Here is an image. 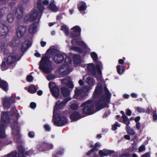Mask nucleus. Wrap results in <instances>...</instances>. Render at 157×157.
I'll return each instance as SVG.
<instances>
[{
  "label": "nucleus",
  "instance_id": "obj_1",
  "mask_svg": "<svg viewBox=\"0 0 157 157\" xmlns=\"http://www.w3.org/2000/svg\"><path fill=\"white\" fill-rule=\"evenodd\" d=\"M94 95L95 97H101V101H98V103L97 102L95 104L98 110L104 107L105 101H108L111 96V94L107 88L105 86H104L103 90L101 85L100 83L98 84Z\"/></svg>",
  "mask_w": 157,
  "mask_h": 157
},
{
  "label": "nucleus",
  "instance_id": "obj_2",
  "mask_svg": "<svg viewBox=\"0 0 157 157\" xmlns=\"http://www.w3.org/2000/svg\"><path fill=\"white\" fill-rule=\"evenodd\" d=\"M39 68L44 73H48L51 72L52 69V63L48 57L42 58L40 62Z\"/></svg>",
  "mask_w": 157,
  "mask_h": 157
},
{
  "label": "nucleus",
  "instance_id": "obj_3",
  "mask_svg": "<svg viewBox=\"0 0 157 157\" xmlns=\"http://www.w3.org/2000/svg\"><path fill=\"white\" fill-rule=\"evenodd\" d=\"M94 101L91 100H88L81 105L83 107L82 113L83 114H90L93 112L94 105Z\"/></svg>",
  "mask_w": 157,
  "mask_h": 157
},
{
  "label": "nucleus",
  "instance_id": "obj_4",
  "mask_svg": "<svg viewBox=\"0 0 157 157\" xmlns=\"http://www.w3.org/2000/svg\"><path fill=\"white\" fill-rule=\"evenodd\" d=\"M96 67H95L93 64L91 63L89 64L88 65V70L93 75H96V71L100 75L101 74V69L102 68V65L101 63L99 61H97L96 62Z\"/></svg>",
  "mask_w": 157,
  "mask_h": 157
},
{
  "label": "nucleus",
  "instance_id": "obj_5",
  "mask_svg": "<svg viewBox=\"0 0 157 157\" xmlns=\"http://www.w3.org/2000/svg\"><path fill=\"white\" fill-rule=\"evenodd\" d=\"M17 60L16 54H11L7 57L6 60L2 62L1 65V69L3 71L6 70L9 65L13 63Z\"/></svg>",
  "mask_w": 157,
  "mask_h": 157
},
{
  "label": "nucleus",
  "instance_id": "obj_6",
  "mask_svg": "<svg viewBox=\"0 0 157 157\" xmlns=\"http://www.w3.org/2000/svg\"><path fill=\"white\" fill-rule=\"evenodd\" d=\"M53 116L54 123L56 126H62L67 123V121L65 117L57 114L56 113H55V116H54V113H53Z\"/></svg>",
  "mask_w": 157,
  "mask_h": 157
},
{
  "label": "nucleus",
  "instance_id": "obj_7",
  "mask_svg": "<svg viewBox=\"0 0 157 157\" xmlns=\"http://www.w3.org/2000/svg\"><path fill=\"white\" fill-rule=\"evenodd\" d=\"M2 102L5 107L9 108L12 104L15 103V100L13 96L10 97H5L2 98Z\"/></svg>",
  "mask_w": 157,
  "mask_h": 157
},
{
  "label": "nucleus",
  "instance_id": "obj_8",
  "mask_svg": "<svg viewBox=\"0 0 157 157\" xmlns=\"http://www.w3.org/2000/svg\"><path fill=\"white\" fill-rule=\"evenodd\" d=\"M38 12L35 10L25 15L24 17L25 21H34L38 17Z\"/></svg>",
  "mask_w": 157,
  "mask_h": 157
},
{
  "label": "nucleus",
  "instance_id": "obj_9",
  "mask_svg": "<svg viewBox=\"0 0 157 157\" xmlns=\"http://www.w3.org/2000/svg\"><path fill=\"white\" fill-rule=\"evenodd\" d=\"M11 128L12 129L13 134L15 136L14 139H17L16 141L18 140L20 138V135L19 134V128L18 125L16 121H15L13 125L11 126Z\"/></svg>",
  "mask_w": 157,
  "mask_h": 157
},
{
  "label": "nucleus",
  "instance_id": "obj_10",
  "mask_svg": "<svg viewBox=\"0 0 157 157\" xmlns=\"http://www.w3.org/2000/svg\"><path fill=\"white\" fill-rule=\"evenodd\" d=\"M70 100L69 98H68L64 99L63 101L60 102L59 101H57L56 103L53 111L54 116H55V113H56L57 110L61 109L65 105V104Z\"/></svg>",
  "mask_w": 157,
  "mask_h": 157
},
{
  "label": "nucleus",
  "instance_id": "obj_11",
  "mask_svg": "<svg viewBox=\"0 0 157 157\" xmlns=\"http://www.w3.org/2000/svg\"><path fill=\"white\" fill-rule=\"evenodd\" d=\"M71 37L73 38V40L71 41L72 44H73L74 42L75 41L76 44L82 47H86V44L82 41L80 36L74 35V34H71Z\"/></svg>",
  "mask_w": 157,
  "mask_h": 157
},
{
  "label": "nucleus",
  "instance_id": "obj_12",
  "mask_svg": "<svg viewBox=\"0 0 157 157\" xmlns=\"http://www.w3.org/2000/svg\"><path fill=\"white\" fill-rule=\"evenodd\" d=\"M7 27L2 23H0V37L4 38L8 32Z\"/></svg>",
  "mask_w": 157,
  "mask_h": 157
},
{
  "label": "nucleus",
  "instance_id": "obj_13",
  "mask_svg": "<svg viewBox=\"0 0 157 157\" xmlns=\"http://www.w3.org/2000/svg\"><path fill=\"white\" fill-rule=\"evenodd\" d=\"M71 70L67 65H63L60 67L59 69V74L61 75H66L69 74Z\"/></svg>",
  "mask_w": 157,
  "mask_h": 157
},
{
  "label": "nucleus",
  "instance_id": "obj_14",
  "mask_svg": "<svg viewBox=\"0 0 157 157\" xmlns=\"http://www.w3.org/2000/svg\"><path fill=\"white\" fill-rule=\"evenodd\" d=\"M26 29L25 26H21L18 27L17 30V36L18 38H21L25 34Z\"/></svg>",
  "mask_w": 157,
  "mask_h": 157
},
{
  "label": "nucleus",
  "instance_id": "obj_15",
  "mask_svg": "<svg viewBox=\"0 0 157 157\" xmlns=\"http://www.w3.org/2000/svg\"><path fill=\"white\" fill-rule=\"evenodd\" d=\"M65 54H58L56 55L54 58V60L56 63H60L64 60Z\"/></svg>",
  "mask_w": 157,
  "mask_h": 157
},
{
  "label": "nucleus",
  "instance_id": "obj_16",
  "mask_svg": "<svg viewBox=\"0 0 157 157\" xmlns=\"http://www.w3.org/2000/svg\"><path fill=\"white\" fill-rule=\"evenodd\" d=\"M24 9L21 6H18L15 10V13L17 18L20 20L22 17L23 14Z\"/></svg>",
  "mask_w": 157,
  "mask_h": 157
},
{
  "label": "nucleus",
  "instance_id": "obj_17",
  "mask_svg": "<svg viewBox=\"0 0 157 157\" xmlns=\"http://www.w3.org/2000/svg\"><path fill=\"white\" fill-rule=\"evenodd\" d=\"M44 5H47L49 4V1L47 0H44L43 2L41 0H39L37 3V8L39 13H41L44 10V7L42 5V3Z\"/></svg>",
  "mask_w": 157,
  "mask_h": 157
},
{
  "label": "nucleus",
  "instance_id": "obj_18",
  "mask_svg": "<svg viewBox=\"0 0 157 157\" xmlns=\"http://www.w3.org/2000/svg\"><path fill=\"white\" fill-rule=\"evenodd\" d=\"M9 116L8 113L5 112L2 113L1 119L0 123L5 125L6 122L9 119Z\"/></svg>",
  "mask_w": 157,
  "mask_h": 157
},
{
  "label": "nucleus",
  "instance_id": "obj_19",
  "mask_svg": "<svg viewBox=\"0 0 157 157\" xmlns=\"http://www.w3.org/2000/svg\"><path fill=\"white\" fill-rule=\"evenodd\" d=\"M113 150H110L107 149H104L102 150H100L99 153L100 155L103 156H106L114 153Z\"/></svg>",
  "mask_w": 157,
  "mask_h": 157
},
{
  "label": "nucleus",
  "instance_id": "obj_20",
  "mask_svg": "<svg viewBox=\"0 0 157 157\" xmlns=\"http://www.w3.org/2000/svg\"><path fill=\"white\" fill-rule=\"evenodd\" d=\"M71 29L73 30L74 33H71V34H73L74 35H76L77 36H80L81 29L79 26H75L72 28Z\"/></svg>",
  "mask_w": 157,
  "mask_h": 157
},
{
  "label": "nucleus",
  "instance_id": "obj_21",
  "mask_svg": "<svg viewBox=\"0 0 157 157\" xmlns=\"http://www.w3.org/2000/svg\"><path fill=\"white\" fill-rule=\"evenodd\" d=\"M29 41L28 40H26L22 44L21 47V50L22 52L25 51L30 46Z\"/></svg>",
  "mask_w": 157,
  "mask_h": 157
},
{
  "label": "nucleus",
  "instance_id": "obj_22",
  "mask_svg": "<svg viewBox=\"0 0 157 157\" xmlns=\"http://www.w3.org/2000/svg\"><path fill=\"white\" fill-rule=\"evenodd\" d=\"M80 118V114L77 112H74L70 116V118L72 121H77Z\"/></svg>",
  "mask_w": 157,
  "mask_h": 157
},
{
  "label": "nucleus",
  "instance_id": "obj_23",
  "mask_svg": "<svg viewBox=\"0 0 157 157\" xmlns=\"http://www.w3.org/2000/svg\"><path fill=\"white\" fill-rule=\"evenodd\" d=\"M0 86L5 91L8 90V84L5 81L0 79Z\"/></svg>",
  "mask_w": 157,
  "mask_h": 157
},
{
  "label": "nucleus",
  "instance_id": "obj_24",
  "mask_svg": "<svg viewBox=\"0 0 157 157\" xmlns=\"http://www.w3.org/2000/svg\"><path fill=\"white\" fill-rule=\"evenodd\" d=\"M48 8L50 10L53 12H56L58 10V8L56 7L54 2L50 3L48 6Z\"/></svg>",
  "mask_w": 157,
  "mask_h": 157
},
{
  "label": "nucleus",
  "instance_id": "obj_25",
  "mask_svg": "<svg viewBox=\"0 0 157 157\" xmlns=\"http://www.w3.org/2000/svg\"><path fill=\"white\" fill-rule=\"evenodd\" d=\"M36 25L35 23H33L29 27V31L30 33L33 34L36 32Z\"/></svg>",
  "mask_w": 157,
  "mask_h": 157
},
{
  "label": "nucleus",
  "instance_id": "obj_26",
  "mask_svg": "<svg viewBox=\"0 0 157 157\" xmlns=\"http://www.w3.org/2000/svg\"><path fill=\"white\" fill-rule=\"evenodd\" d=\"M20 41V39L18 38L17 39H14L12 40L10 46L12 47H15L19 45Z\"/></svg>",
  "mask_w": 157,
  "mask_h": 157
},
{
  "label": "nucleus",
  "instance_id": "obj_27",
  "mask_svg": "<svg viewBox=\"0 0 157 157\" xmlns=\"http://www.w3.org/2000/svg\"><path fill=\"white\" fill-rule=\"evenodd\" d=\"M14 19V16L13 14L10 13L7 15V20L10 23H13Z\"/></svg>",
  "mask_w": 157,
  "mask_h": 157
},
{
  "label": "nucleus",
  "instance_id": "obj_28",
  "mask_svg": "<svg viewBox=\"0 0 157 157\" xmlns=\"http://www.w3.org/2000/svg\"><path fill=\"white\" fill-rule=\"evenodd\" d=\"M62 93L64 97H67L69 96L70 91L65 87H63L61 89Z\"/></svg>",
  "mask_w": 157,
  "mask_h": 157
},
{
  "label": "nucleus",
  "instance_id": "obj_29",
  "mask_svg": "<svg viewBox=\"0 0 157 157\" xmlns=\"http://www.w3.org/2000/svg\"><path fill=\"white\" fill-rule=\"evenodd\" d=\"M94 79L90 77H87L86 80V82L88 84V85L92 86L94 85Z\"/></svg>",
  "mask_w": 157,
  "mask_h": 157
},
{
  "label": "nucleus",
  "instance_id": "obj_30",
  "mask_svg": "<svg viewBox=\"0 0 157 157\" xmlns=\"http://www.w3.org/2000/svg\"><path fill=\"white\" fill-rule=\"evenodd\" d=\"M73 61L76 64L79 63L81 61L80 57L78 55H74L73 56Z\"/></svg>",
  "mask_w": 157,
  "mask_h": 157
},
{
  "label": "nucleus",
  "instance_id": "obj_31",
  "mask_svg": "<svg viewBox=\"0 0 157 157\" xmlns=\"http://www.w3.org/2000/svg\"><path fill=\"white\" fill-rule=\"evenodd\" d=\"M51 91L55 97L56 98L58 96L59 94V90L58 88H55Z\"/></svg>",
  "mask_w": 157,
  "mask_h": 157
},
{
  "label": "nucleus",
  "instance_id": "obj_32",
  "mask_svg": "<svg viewBox=\"0 0 157 157\" xmlns=\"http://www.w3.org/2000/svg\"><path fill=\"white\" fill-rule=\"evenodd\" d=\"M37 89L34 85H32L29 86L28 89V91L31 93L33 94L35 93Z\"/></svg>",
  "mask_w": 157,
  "mask_h": 157
},
{
  "label": "nucleus",
  "instance_id": "obj_33",
  "mask_svg": "<svg viewBox=\"0 0 157 157\" xmlns=\"http://www.w3.org/2000/svg\"><path fill=\"white\" fill-rule=\"evenodd\" d=\"M126 129L127 132L130 135H134L135 133L133 129L131 128L128 125L126 126Z\"/></svg>",
  "mask_w": 157,
  "mask_h": 157
},
{
  "label": "nucleus",
  "instance_id": "obj_34",
  "mask_svg": "<svg viewBox=\"0 0 157 157\" xmlns=\"http://www.w3.org/2000/svg\"><path fill=\"white\" fill-rule=\"evenodd\" d=\"M43 146L45 147V150L51 149L53 147V146L52 144L45 143H43Z\"/></svg>",
  "mask_w": 157,
  "mask_h": 157
},
{
  "label": "nucleus",
  "instance_id": "obj_35",
  "mask_svg": "<svg viewBox=\"0 0 157 157\" xmlns=\"http://www.w3.org/2000/svg\"><path fill=\"white\" fill-rule=\"evenodd\" d=\"M81 6L78 7V10L80 11H83L86 9V4L83 2H80Z\"/></svg>",
  "mask_w": 157,
  "mask_h": 157
},
{
  "label": "nucleus",
  "instance_id": "obj_36",
  "mask_svg": "<svg viewBox=\"0 0 157 157\" xmlns=\"http://www.w3.org/2000/svg\"><path fill=\"white\" fill-rule=\"evenodd\" d=\"M92 86L90 85L85 86H83L82 88V90L84 92H86L91 89Z\"/></svg>",
  "mask_w": 157,
  "mask_h": 157
},
{
  "label": "nucleus",
  "instance_id": "obj_37",
  "mask_svg": "<svg viewBox=\"0 0 157 157\" xmlns=\"http://www.w3.org/2000/svg\"><path fill=\"white\" fill-rule=\"evenodd\" d=\"M43 143L38 144L36 147L37 149L39 151H42L45 150V147L43 146Z\"/></svg>",
  "mask_w": 157,
  "mask_h": 157
},
{
  "label": "nucleus",
  "instance_id": "obj_38",
  "mask_svg": "<svg viewBox=\"0 0 157 157\" xmlns=\"http://www.w3.org/2000/svg\"><path fill=\"white\" fill-rule=\"evenodd\" d=\"M6 157H19V154L16 152H12L8 154Z\"/></svg>",
  "mask_w": 157,
  "mask_h": 157
},
{
  "label": "nucleus",
  "instance_id": "obj_39",
  "mask_svg": "<svg viewBox=\"0 0 157 157\" xmlns=\"http://www.w3.org/2000/svg\"><path fill=\"white\" fill-rule=\"evenodd\" d=\"M122 118L123 120V122L127 125L129 124L130 122L128 120V117L125 115H123L122 116Z\"/></svg>",
  "mask_w": 157,
  "mask_h": 157
},
{
  "label": "nucleus",
  "instance_id": "obj_40",
  "mask_svg": "<svg viewBox=\"0 0 157 157\" xmlns=\"http://www.w3.org/2000/svg\"><path fill=\"white\" fill-rule=\"evenodd\" d=\"M70 107V108L73 110H77L78 108V104L76 103H73L71 105Z\"/></svg>",
  "mask_w": 157,
  "mask_h": 157
},
{
  "label": "nucleus",
  "instance_id": "obj_41",
  "mask_svg": "<svg viewBox=\"0 0 157 157\" xmlns=\"http://www.w3.org/2000/svg\"><path fill=\"white\" fill-rule=\"evenodd\" d=\"M71 49L77 52H82V49L78 47H72Z\"/></svg>",
  "mask_w": 157,
  "mask_h": 157
},
{
  "label": "nucleus",
  "instance_id": "obj_42",
  "mask_svg": "<svg viewBox=\"0 0 157 157\" xmlns=\"http://www.w3.org/2000/svg\"><path fill=\"white\" fill-rule=\"evenodd\" d=\"M49 87L50 90L52 91L55 88H57L55 83L53 82H50L49 83Z\"/></svg>",
  "mask_w": 157,
  "mask_h": 157
},
{
  "label": "nucleus",
  "instance_id": "obj_43",
  "mask_svg": "<svg viewBox=\"0 0 157 157\" xmlns=\"http://www.w3.org/2000/svg\"><path fill=\"white\" fill-rule=\"evenodd\" d=\"M61 30L64 31L66 35H68L69 34L68 29L66 26H63L61 28Z\"/></svg>",
  "mask_w": 157,
  "mask_h": 157
},
{
  "label": "nucleus",
  "instance_id": "obj_44",
  "mask_svg": "<svg viewBox=\"0 0 157 157\" xmlns=\"http://www.w3.org/2000/svg\"><path fill=\"white\" fill-rule=\"evenodd\" d=\"M82 90H76L75 91V95L76 97H78V96H80L82 94Z\"/></svg>",
  "mask_w": 157,
  "mask_h": 157
},
{
  "label": "nucleus",
  "instance_id": "obj_45",
  "mask_svg": "<svg viewBox=\"0 0 157 157\" xmlns=\"http://www.w3.org/2000/svg\"><path fill=\"white\" fill-rule=\"evenodd\" d=\"M117 72L119 74H122L124 71V69L121 68V66L119 65L117 66Z\"/></svg>",
  "mask_w": 157,
  "mask_h": 157
},
{
  "label": "nucleus",
  "instance_id": "obj_46",
  "mask_svg": "<svg viewBox=\"0 0 157 157\" xmlns=\"http://www.w3.org/2000/svg\"><path fill=\"white\" fill-rule=\"evenodd\" d=\"M120 125L117 122H116L112 126V129L113 130H116L117 127H120Z\"/></svg>",
  "mask_w": 157,
  "mask_h": 157
},
{
  "label": "nucleus",
  "instance_id": "obj_47",
  "mask_svg": "<svg viewBox=\"0 0 157 157\" xmlns=\"http://www.w3.org/2000/svg\"><path fill=\"white\" fill-rule=\"evenodd\" d=\"M64 57H65L66 58L65 60V62L67 64H69L71 63V59L69 56H66V55L65 56H64Z\"/></svg>",
  "mask_w": 157,
  "mask_h": 157
},
{
  "label": "nucleus",
  "instance_id": "obj_48",
  "mask_svg": "<svg viewBox=\"0 0 157 157\" xmlns=\"http://www.w3.org/2000/svg\"><path fill=\"white\" fill-rule=\"evenodd\" d=\"M91 57L94 61H95L97 59V55L94 52H92L91 54Z\"/></svg>",
  "mask_w": 157,
  "mask_h": 157
},
{
  "label": "nucleus",
  "instance_id": "obj_49",
  "mask_svg": "<svg viewBox=\"0 0 157 157\" xmlns=\"http://www.w3.org/2000/svg\"><path fill=\"white\" fill-rule=\"evenodd\" d=\"M18 150L19 152L21 154H23L25 151L24 148L21 146H20L18 147Z\"/></svg>",
  "mask_w": 157,
  "mask_h": 157
},
{
  "label": "nucleus",
  "instance_id": "obj_50",
  "mask_svg": "<svg viewBox=\"0 0 157 157\" xmlns=\"http://www.w3.org/2000/svg\"><path fill=\"white\" fill-rule=\"evenodd\" d=\"M145 150V146L144 145H141L139 148V152H141Z\"/></svg>",
  "mask_w": 157,
  "mask_h": 157
},
{
  "label": "nucleus",
  "instance_id": "obj_51",
  "mask_svg": "<svg viewBox=\"0 0 157 157\" xmlns=\"http://www.w3.org/2000/svg\"><path fill=\"white\" fill-rule=\"evenodd\" d=\"M35 133L34 132H30L28 134L29 137L31 138H33L35 136Z\"/></svg>",
  "mask_w": 157,
  "mask_h": 157
},
{
  "label": "nucleus",
  "instance_id": "obj_52",
  "mask_svg": "<svg viewBox=\"0 0 157 157\" xmlns=\"http://www.w3.org/2000/svg\"><path fill=\"white\" fill-rule=\"evenodd\" d=\"M34 152V151L33 149H31L29 151H26L25 152V154L27 155H30L33 154V153Z\"/></svg>",
  "mask_w": 157,
  "mask_h": 157
},
{
  "label": "nucleus",
  "instance_id": "obj_53",
  "mask_svg": "<svg viewBox=\"0 0 157 157\" xmlns=\"http://www.w3.org/2000/svg\"><path fill=\"white\" fill-rule=\"evenodd\" d=\"M136 109L138 112L140 113L144 112H145V110L144 109L141 108L140 107H137Z\"/></svg>",
  "mask_w": 157,
  "mask_h": 157
},
{
  "label": "nucleus",
  "instance_id": "obj_54",
  "mask_svg": "<svg viewBox=\"0 0 157 157\" xmlns=\"http://www.w3.org/2000/svg\"><path fill=\"white\" fill-rule=\"evenodd\" d=\"M27 80L29 82H31L33 81V78L32 76H28L26 78Z\"/></svg>",
  "mask_w": 157,
  "mask_h": 157
},
{
  "label": "nucleus",
  "instance_id": "obj_55",
  "mask_svg": "<svg viewBox=\"0 0 157 157\" xmlns=\"http://www.w3.org/2000/svg\"><path fill=\"white\" fill-rule=\"evenodd\" d=\"M100 144L99 143H96L94 146H93L92 145H90L91 147H94V148H96V151H98V149H96V147H99Z\"/></svg>",
  "mask_w": 157,
  "mask_h": 157
},
{
  "label": "nucleus",
  "instance_id": "obj_56",
  "mask_svg": "<svg viewBox=\"0 0 157 157\" xmlns=\"http://www.w3.org/2000/svg\"><path fill=\"white\" fill-rule=\"evenodd\" d=\"M30 107L32 109H34L36 107V104L34 102H31L30 104Z\"/></svg>",
  "mask_w": 157,
  "mask_h": 157
},
{
  "label": "nucleus",
  "instance_id": "obj_57",
  "mask_svg": "<svg viewBox=\"0 0 157 157\" xmlns=\"http://www.w3.org/2000/svg\"><path fill=\"white\" fill-rule=\"evenodd\" d=\"M96 150V148H93L90 150L89 151L86 153V155H90L94 151Z\"/></svg>",
  "mask_w": 157,
  "mask_h": 157
},
{
  "label": "nucleus",
  "instance_id": "obj_58",
  "mask_svg": "<svg viewBox=\"0 0 157 157\" xmlns=\"http://www.w3.org/2000/svg\"><path fill=\"white\" fill-rule=\"evenodd\" d=\"M44 127L46 130L49 131L50 130V128L49 126L47 124H45L44 126Z\"/></svg>",
  "mask_w": 157,
  "mask_h": 157
},
{
  "label": "nucleus",
  "instance_id": "obj_59",
  "mask_svg": "<svg viewBox=\"0 0 157 157\" xmlns=\"http://www.w3.org/2000/svg\"><path fill=\"white\" fill-rule=\"evenodd\" d=\"M47 78L49 81L53 78V76L49 75L47 77Z\"/></svg>",
  "mask_w": 157,
  "mask_h": 157
},
{
  "label": "nucleus",
  "instance_id": "obj_60",
  "mask_svg": "<svg viewBox=\"0 0 157 157\" xmlns=\"http://www.w3.org/2000/svg\"><path fill=\"white\" fill-rule=\"evenodd\" d=\"M131 111L130 109H128L126 111V113L127 115L130 116L131 114Z\"/></svg>",
  "mask_w": 157,
  "mask_h": 157
},
{
  "label": "nucleus",
  "instance_id": "obj_61",
  "mask_svg": "<svg viewBox=\"0 0 157 157\" xmlns=\"http://www.w3.org/2000/svg\"><path fill=\"white\" fill-rule=\"evenodd\" d=\"M153 118L154 121L157 120V115L156 113H154L153 115Z\"/></svg>",
  "mask_w": 157,
  "mask_h": 157
},
{
  "label": "nucleus",
  "instance_id": "obj_62",
  "mask_svg": "<svg viewBox=\"0 0 157 157\" xmlns=\"http://www.w3.org/2000/svg\"><path fill=\"white\" fill-rule=\"evenodd\" d=\"M63 153V150H62L61 151H59L58 152L57 155L55 157H58L59 155H61Z\"/></svg>",
  "mask_w": 157,
  "mask_h": 157
},
{
  "label": "nucleus",
  "instance_id": "obj_63",
  "mask_svg": "<svg viewBox=\"0 0 157 157\" xmlns=\"http://www.w3.org/2000/svg\"><path fill=\"white\" fill-rule=\"evenodd\" d=\"M140 125L139 122H137L136 124V128L138 130H139L140 128Z\"/></svg>",
  "mask_w": 157,
  "mask_h": 157
},
{
  "label": "nucleus",
  "instance_id": "obj_64",
  "mask_svg": "<svg viewBox=\"0 0 157 157\" xmlns=\"http://www.w3.org/2000/svg\"><path fill=\"white\" fill-rule=\"evenodd\" d=\"M142 157H150V155L148 153H147L143 155Z\"/></svg>",
  "mask_w": 157,
  "mask_h": 157
}]
</instances>
